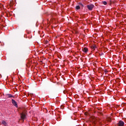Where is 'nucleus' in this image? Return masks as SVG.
Wrapping results in <instances>:
<instances>
[{
	"label": "nucleus",
	"mask_w": 126,
	"mask_h": 126,
	"mask_svg": "<svg viewBox=\"0 0 126 126\" xmlns=\"http://www.w3.org/2000/svg\"><path fill=\"white\" fill-rule=\"evenodd\" d=\"M91 48L93 51H94L95 49H96V45H92Z\"/></svg>",
	"instance_id": "423d86ee"
},
{
	"label": "nucleus",
	"mask_w": 126,
	"mask_h": 126,
	"mask_svg": "<svg viewBox=\"0 0 126 126\" xmlns=\"http://www.w3.org/2000/svg\"><path fill=\"white\" fill-rule=\"evenodd\" d=\"M63 93H64V94H65V93H66V92L65 91V90H64Z\"/></svg>",
	"instance_id": "4468645a"
},
{
	"label": "nucleus",
	"mask_w": 126,
	"mask_h": 126,
	"mask_svg": "<svg viewBox=\"0 0 126 126\" xmlns=\"http://www.w3.org/2000/svg\"><path fill=\"white\" fill-rule=\"evenodd\" d=\"M107 122H109L110 123H111L112 122V119L110 118H107Z\"/></svg>",
	"instance_id": "0eeeda50"
},
{
	"label": "nucleus",
	"mask_w": 126,
	"mask_h": 126,
	"mask_svg": "<svg viewBox=\"0 0 126 126\" xmlns=\"http://www.w3.org/2000/svg\"><path fill=\"white\" fill-rule=\"evenodd\" d=\"M61 108H63V106H61Z\"/></svg>",
	"instance_id": "a211bd4d"
},
{
	"label": "nucleus",
	"mask_w": 126,
	"mask_h": 126,
	"mask_svg": "<svg viewBox=\"0 0 126 126\" xmlns=\"http://www.w3.org/2000/svg\"><path fill=\"white\" fill-rule=\"evenodd\" d=\"M102 3L103 4H104V5H106V4H107V2H106V1H103L102 2Z\"/></svg>",
	"instance_id": "9b49d317"
},
{
	"label": "nucleus",
	"mask_w": 126,
	"mask_h": 126,
	"mask_svg": "<svg viewBox=\"0 0 126 126\" xmlns=\"http://www.w3.org/2000/svg\"><path fill=\"white\" fill-rule=\"evenodd\" d=\"M76 9H77V10L80 9V6L79 5L76 6Z\"/></svg>",
	"instance_id": "1a4fd4ad"
},
{
	"label": "nucleus",
	"mask_w": 126,
	"mask_h": 126,
	"mask_svg": "<svg viewBox=\"0 0 126 126\" xmlns=\"http://www.w3.org/2000/svg\"><path fill=\"white\" fill-rule=\"evenodd\" d=\"M79 4L80 5V6H81L82 7H83L84 6V5H83V4H82V3H79Z\"/></svg>",
	"instance_id": "9d476101"
},
{
	"label": "nucleus",
	"mask_w": 126,
	"mask_h": 126,
	"mask_svg": "<svg viewBox=\"0 0 126 126\" xmlns=\"http://www.w3.org/2000/svg\"><path fill=\"white\" fill-rule=\"evenodd\" d=\"M21 117L22 120H24L25 118H26V115L24 113H22L21 114Z\"/></svg>",
	"instance_id": "7ed1b4c3"
},
{
	"label": "nucleus",
	"mask_w": 126,
	"mask_h": 126,
	"mask_svg": "<svg viewBox=\"0 0 126 126\" xmlns=\"http://www.w3.org/2000/svg\"><path fill=\"white\" fill-rule=\"evenodd\" d=\"M125 126V123L123 121H120L117 124V126Z\"/></svg>",
	"instance_id": "f03ea898"
},
{
	"label": "nucleus",
	"mask_w": 126,
	"mask_h": 126,
	"mask_svg": "<svg viewBox=\"0 0 126 126\" xmlns=\"http://www.w3.org/2000/svg\"><path fill=\"white\" fill-rule=\"evenodd\" d=\"M2 125H4V126H6V122L4 121H2Z\"/></svg>",
	"instance_id": "6e6552de"
},
{
	"label": "nucleus",
	"mask_w": 126,
	"mask_h": 126,
	"mask_svg": "<svg viewBox=\"0 0 126 126\" xmlns=\"http://www.w3.org/2000/svg\"><path fill=\"white\" fill-rule=\"evenodd\" d=\"M98 113H99L100 115H103V114H102L101 112H99Z\"/></svg>",
	"instance_id": "2eb2a0df"
},
{
	"label": "nucleus",
	"mask_w": 126,
	"mask_h": 126,
	"mask_svg": "<svg viewBox=\"0 0 126 126\" xmlns=\"http://www.w3.org/2000/svg\"><path fill=\"white\" fill-rule=\"evenodd\" d=\"M87 7L89 9V10H92V9L94 8V5L92 4H89L87 6Z\"/></svg>",
	"instance_id": "f257e3e1"
},
{
	"label": "nucleus",
	"mask_w": 126,
	"mask_h": 126,
	"mask_svg": "<svg viewBox=\"0 0 126 126\" xmlns=\"http://www.w3.org/2000/svg\"><path fill=\"white\" fill-rule=\"evenodd\" d=\"M104 72L105 73H107V72H108V70H105Z\"/></svg>",
	"instance_id": "ddd939ff"
},
{
	"label": "nucleus",
	"mask_w": 126,
	"mask_h": 126,
	"mask_svg": "<svg viewBox=\"0 0 126 126\" xmlns=\"http://www.w3.org/2000/svg\"><path fill=\"white\" fill-rule=\"evenodd\" d=\"M64 97H65V98L66 99V95H65Z\"/></svg>",
	"instance_id": "dca6fc26"
},
{
	"label": "nucleus",
	"mask_w": 126,
	"mask_h": 126,
	"mask_svg": "<svg viewBox=\"0 0 126 126\" xmlns=\"http://www.w3.org/2000/svg\"><path fill=\"white\" fill-rule=\"evenodd\" d=\"M83 51L84 53H87L88 52V48L85 47L83 49Z\"/></svg>",
	"instance_id": "39448f33"
},
{
	"label": "nucleus",
	"mask_w": 126,
	"mask_h": 126,
	"mask_svg": "<svg viewBox=\"0 0 126 126\" xmlns=\"http://www.w3.org/2000/svg\"><path fill=\"white\" fill-rule=\"evenodd\" d=\"M12 103L13 104V105H14V106H15V107H16L17 108V103H16V101H15V100H14V99H12Z\"/></svg>",
	"instance_id": "20e7f679"
},
{
	"label": "nucleus",
	"mask_w": 126,
	"mask_h": 126,
	"mask_svg": "<svg viewBox=\"0 0 126 126\" xmlns=\"http://www.w3.org/2000/svg\"><path fill=\"white\" fill-rule=\"evenodd\" d=\"M85 115H87V113H85Z\"/></svg>",
	"instance_id": "f3484780"
},
{
	"label": "nucleus",
	"mask_w": 126,
	"mask_h": 126,
	"mask_svg": "<svg viewBox=\"0 0 126 126\" xmlns=\"http://www.w3.org/2000/svg\"><path fill=\"white\" fill-rule=\"evenodd\" d=\"M9 98H11V97H13V96L11 94H8Z\"/></svg>",
	"instance_id": "f8f14e48"
}]
</instances>
